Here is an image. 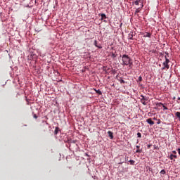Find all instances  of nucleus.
<instances>
[{
	"mask_svg": "<svg viewBox=\"0 0 180 180\" xmlns=\"http://www.w3.org/2000/svg\"><path fill=\"white\" fill-rule=\"evenodd\" d=\"M120 57H122L121 64H122V65H129V68H133V60L128 54H122Z\"/></svg>",
	"mask_w": 180,
	"mask_h": 180,
	"instance_id": "nucleus-1",
	"label": "nucleus"
},
{
	"mask_svg": "<svg viewBox=\"0 0 180 180\" xmlns=\"http://www.w3.org/2000/svg\"><path fill=\"white\" fill-rule=\"evenodd\" d=\"M170 62L169 58H168L167 57V56H165V61H164L163 63V65L164 67L162 68V70H165V68H167V70H169V63Z\"/></svg>",
	"mask_w": 180,
	"mask_h": 180,
	"instance_id": "nucleus-2",
	"label": "nucleus"
},
{
	"mask_svg": "<svg viewBox=\"0 0 180 180\" xmlns=\"http://www.w3.org/2000/svg\"><path fill=\"white\" fill-rule=\"evenodd\" d=\"M146 101H148V97H145V96L141 95V101L142 102V103L143 105H146L147 104Z\"/></svg>",
	"mask_w": 180,
	"mask_h": 180,
	"instance_id": "nucleus-3",
	"label": "nucleus"
},
{
	"mask_svg": "<svg viewBox=\"0 0 180 180\" xmlns=\"http://www.w3.org/2000/svg\"><path fill=\"white\" fill-rule=\"evenodd\" d=\"M108 136H110V139H113L114 135H113V132H112V131H108Z\"/></svg>",
	"mask_w": 180,
	"mask_h": 180,
	"instance_id": "nucleus-4",
	"label": "nucleus"
},
{
	"mask_svg": "<svg viewBox=\"0 0 180 180\" xmlns=\"http://www.w3.org/2000/svg\"><path fill=\"white\" fill-rule=\"evenodd\" d=\"M143 6H144V5L143 4V3L141 2V8H137L135 11V13H139V12H141V8H143Z\"/></svg>",
	"mask_w": 180,
	"mask_h": 180,
	"instance_id": "nucleus-5",
	"label": "nucleus"
},
{
	"mask_svg": "<svg viewBox=\"0 0 180 180\" xmlns=\"http://www.w3.org/2000/svg\"><path fill=\"white\" fill-rule=\"evenodd\" d=\"M146 122H147L149 124H150V126H153V124H155L154 122L152 120L151 118L148 119V120H146Z\"/></svg>",
	"mask_w": 180,
	"mask_h": 180,
	"instance_id": "nucleus-6",
	"label": "nucleus"
},
{
	"mask_svg": "<svg viewBox=\"0 0 180 180\" xmlns=\"http://www.w3.org/2000/svg\"><path fill=\"white\" fill-rule=\"evenodd\" d=\"M143 37H148V38H150V37H151V32H144V34H143Z\"/></svg>",
	"mask_w": 180,
	"mask_h": 180,
	"instance_id": "nucleus-7",
	"label": "nucleus"
},
{
	"mask_svg": "<svg viewBox=\"0 0 180 180\" xmlns=\"http://www.w3.org/2000/svg\"><path fill=\"white\" fill-rule=\"evenodd\" d=\"M94 45H95V46H96V48H98V49H102L101 45H98V41H97V40H95V41H94Z\"/></svg>",
	"mask_w": 180,
	"mask_h": 180,
	"instance_id": "nucleus-8",
	"label": "nucleus"
},
{
	"mask_svg": "<svg viewBox=\"0 0 180 180\" xmlns=\"http://www.w3.org/2000/svg\"><path fill=\"white\" fill-rule=\"evenodd\" d=\"M133 37H134V32H129V34H128L129 39H133Z\"/></svg>",
	"mask_w": 180,
	"mask_h": 180,
	"instance_id": "nucleus-9",
	"label": "nucleus"
},
{
	"mask_svg": "<svg viewBox=\"0 0 180 180\" xmlns=\"http://www.w3.org/2000/svg\"><path fill=\"white\" fill-rule=\"evenodd\" d=\"M136 148H137V150H136V153H142L143 149H140V146H137Z\"/></svg>",
	"mask_w": 180,
	"mask_h": 180,
	"instance_id": "nucleus-10",
	"label": "nucleus"
},
{
	"mask_svg": "<svg viewBox=\"0 0 180 180\" xmlns=\"http://www.w3.org/2000/svg\"><path fill=\"white\" fill-rule=\"evenodd\" d=\"M169 158L170 160H174V158H177V155H174V154H170Z\"/></svg>",
	"mask_w": 180,
	"mask_h": 180,
	"instance_id": "nucleus-11",
	"label": "nucleus"
},
{
	"mask_svg": "<svg viewBox=\"0 0 180 180\" xmlns=\"http://www.w3.org/2000/svg\"><path fill=\"white\" fill-rule=\"evenodd\" d=\"M58 131H59V127H56V129L54 131L55 135H57L58 134Z\"/></svg>",
	"mask_w": 180,
	"mask_h": 180,
	"instance_id": "nucleus-12",
	"label": "nucleus"
},
{
	"mask_svg": "<svg viewBox=\"0 0 180 180\" xmlns=\"http://www.w3.org/2000/svg\"><path fill=\"white\" fill-rule=\"evenodd\" d=\"M101 20H103V19H106L107 18L105 13H101Z\"/></svg>",
	"mask_w": 180,
	"mask_h": 180,
	"instance_id": "nucleus-13",
	"label": "nucleus"
},
{
	"mask_svg": "<svg viewBox=\"0 0 180 180\" xmlns=\"http://www.w3.org/2000/svg\"><path fill=\"white\" fill-rule=\"evenodd\" d=\"M129 162H130V164H131V165H134V164H135L134 160H129Z\"/></svg>",
	"mask_w": 180,
	"mask_h": 180,
	"instance_id": "nucleus-14",
	"label": "nucleus"
},
{
	"mask_svg": "<svg viewBox=\"0 0 180 180\" xmlns=\"http://www.w3.org/2000/svg\"><path fill=\"white\" fill-rule=\"evenodd\" d=\"M96 93H97V94H100L101 95L102 94V91L101 90H95Z\"/></svg>",
	"mask_w": 180,
	"mask_h": 180,
	"instance_id": "nucleus-15",
	"label": "nucleus"
},
{
	"mask_svg": "<svg viewBox=\"0 0 180 180\" xmlns=\"http://www.w3.org/2000/svg\"><path fill=\"white\" fill-rule=\"evenodd\" d=\"M139 3H141V1H140L139 0H136V1L134 2V4H135V5H139Z\"/></svg>",
	"mask_w": 180,
	"mask_h": 180,
	"instance_id": "nucleus-16",
	"label": "nucleus"
},
{
	"mask_svg": "<svg viewBox=\"0 0 180 180\" xmlns=\"http://www.w3.org/2000/svg\"><path fill=\"white\" fill-rule=\"evenodd\" d=\"M176 116L180 119V112H176Z\"/></svg>",
	"mask_w": 180,
	"mask_h": 180,
	"instance_id": "nucleus-17",
	"label": "nucleus"
},
{
	"mask_svg": "<svg viewBox=\"0 0 180 180\" xmlns=\"http://www.w3.org/2000/svg\"><path fill=\"white\" fill-rule=\"evenodd\" d=\"M160 174H162V175H165V174H166L165 169H162V171H160Z\"/></svg>",
	"mask_w": 180,
	"mask_h": 180,
	"instance_id": "nucleus-18",
	"label": "nucleus"
},
{
	"mask_svg": "<svg viewBox=\"0 0 180 180\" xmlns=\"http://www.w3.org/2000/svg\"><path fill=\"white\" fill-rule=\"evenodd\" d=\"M160 123H161V120L160 119H158L157 122V124H160Z\"/></svg>",
	"mask_w": 180,
	"mask_h": 180,
	"instance_id": "nucleus-19",
	"label": "nucleus"
},
{
	"mask_svg": "<svg viewBox=\"0 0 180 180\" xmlns=\"http://www.w3.org/2000/svg\"><path fill=\"white\" fill-rule=\"evenodd\" d=\"M139 138H141V132H138L137 134Z\"/></svg>",
	"mask_w": 180,
	"mask_h": 180,
	"instance_id": "nucleus-20",
	"label": "nucleus"
},
{
	"mask_svg": "<svg viewBox=\"0 0 180 180\" xmlns=\"http://www.w3.org/2000/svg\"><path fill=\"white\" fill-rule=\"evenodd\" d=\"M139 80L140 82H141V80H143L142 76H139Z\"/></svg>",
	"mask_w": 180,
	"mask_h": 180,
	"instance_id": "nucleus-21",
	"label": "nucleus"
},
{
	"mask_svg": "<svg viewBox=\"0 0 180 180\" xmlns=\"http://www.w3.org/2000/svg\"><path fill=\"white\" fill-rule=\"evenodd\" d=\"M120 83H125V80H124V79H120Z\"/></svg>",
	"mask_w": 180,
	"mask_h": 180,
	"instance_id": "nucleus-22",
	"label": "nucleus"
},
{
	"mask_svg": "<svg viewBox=\"0 0 180 180\" xmlns=\"http://www.w3.org/2000/svg\"><path fill=\"white\" fill-rule=\"evenodd\" d=\"M162 107L164 108V109H168V108L167 107V106H165V105H163V103H162Z\"/></svg>",
	"mask_w": 180,
	"mask_h": 180,
	"instance_id": "nucleus-23",
	"label": "nucleus"
},
{
	"mask_svg": "<svg viewBox=\"0 0 180 180\" xmlns=\"http://www.w3.org/2000/svg\"><path fill=\"white\" fill-rule=\"evenodd\" d=\"M111 56H112V57H113V58H115V57L117 56L115 53H112Z\"/></svg>",
	"mask_w": 180,
	"mask_h": 180,
	"instance_id": "nucleus-24",
	"label": "nucleus"
},
{
	"mask_svg": "<svg viewBox=\"0 0 180 180\" xmlns=\"http://www.w3.org/2000/svg\"><path fill=\"white\" fill-rule=\"evenodd\" d=\"M173 153H174V155H176V150H173Z\"/></svg>",
	"mask_w": 180,
	"mask_h": 180,
	"instance_id": "nucleus-25",
	"label": "nucleus"
},
{
	"mask_svg": "<svg viewBox=\"0 0 180 180\" xmlns=\"http://www.w3.org/2000/svg\"><path fill=\"white\" fill-rule=\"evenodd\" d=\"M38 116H37V115H34V119H37Z\"/></svg>",
	"mask_w": 180,
	"mask_h": 180,
	"instance_id": "nucleus-26",
	"label": "nucleus"
},
{
	"mask_svg": "<svg viewBox=\"0 0 180 180\" xmlns=\"http://www.w3.org/2000/svg\"><path fill=\"white\" fill-rule=\"evenodd\" d=\"M152 145H148V148H150Z\"/></svg>",
	"mask_w": 180,
	"mask_h": 180,
	"instance_id": "nucleus-27",
	"label": "nucleus"
},
{
	"mask_svg": "<svg viewBox=\"0 0 180 180\" xmlns=\"http://www.w3.org/2000/svg\"><path fill=\"white\" fill-rule=\"evenodd\" d=\"M153 120H158L156 117H153Z\"/></svg>",
	"mask_w": 180,
	"mask_h": 180,
	"instance_id": "nucleus-28",
	"label": "nucleus"
},
{
	"mask_svg": "<svg viewBox=\"0 0 180 180\" xmlns=\"http://www.w3.org/2000/svg\"><path fill=\"white\" fill-rule=\"evenodd\" d=\"M179 154L180 155V149H178Z\"/></svg>",
	"mask_w": 180,
	"mask_h": 180,
	"instance_id": "nucleus-29",
	"label": "nucleus"
},
{
	"mask_svg": "<svg viewBox=\"0 0 180 180\" xmlns=\"http://www.w3.org/2000/svg\"><path fill=\"white\" fill-rule=\"evenodd\" d=\"M178 100L180 101V97L178 98Z\"/></svg>",
	"mask_w": 180,
	"mask_h": 180,
	"instance_id": "nucleus-30",
	"label": "nucleus"
},
{
	"mask_svg": "<svg viewBox=\"0 0 180 180\" xmlns=\"http://www.w3.org/2000/svg\"><path fill=\"white\" fill-rule=\"evenodd\" d=\"M175 98H176L174 97V100H175Z\"/></svg>",
	"mask_w": 180,
	"mask_h": 180,
	"instance_id": "nucleus-31",
	"label": "nucleus"
}]
</instances>
